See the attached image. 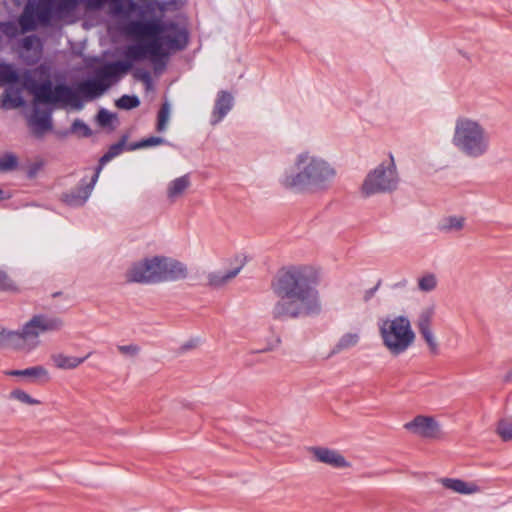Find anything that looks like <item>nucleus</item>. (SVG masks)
I'll return each instance as SVG.
<instances>
[{"label":"nucleus","mask_w":512,"mask_h":512,"mask_svg":"<svg viewBox=\"0 0 512 512\" xmlns=\"http://www.w3.org/2000/svg\"><path fill=\"white\" fill-rule=\"evenodd\" d=\"M319 275L309 265H291L278 271L271 281V290L277 298L271 315L285 321L317 316L322 312L318 290Z\"/></svg>","instance_id":"f257e3e1"},{"label":"nucleus","mask_w":512,"mask_h":512,"mask_svg":"<svg viewBox=\"0 0 512 512\" xmlns=\"http://www.w3.org/2000/svg\"><path fill=\"white\" fill-rule=\"evenodd\" d=\"M125 33L135 43L125 50V58L144 60L149 58L156 73H162L167 64L168 51L182 50L188 42V32L177 23L159 18L131 20L125 25Z\"/></svg>","instance_id":"f03ea898"},{"label":"nucleus","mask_w":512,"mask_h":512,"mask_svg":"<svg viewBox=\"0 0 512 512\" xmlns=\"http://www.w3.org/2000/svg\"><path fill=\"white\" fill-rule=\"evenodd\" d=\"M24 87L34 96L36 103L45 105H70L76 110L83 108V100L91 101L101 96L110 86V81L99 70L96 77L80 82L76 89L65 83L53 85L49 67L41 64L33 71L23 74Z\"/></svg>","instance_id":"7ed1b4c3"},{"label":"nucleus","mask_w":512,"mask_h":512,"mask_svg":"<svg viewBox=\"0 0 512 512\" xmlns=\"http://www.w3.org/2000/svg\"><path fill=\"white\" fill-rule=\"evenodd\" d=\"M335 164L310 150L297 153L279 176L278 183L286 191L298 194H324L336 178Z\"/></svg>","instance_id":"20e7f679"},{"label":"nucleus","mask_w":512,"mask_h":512,"mask_svg":"<svg viewBox=\"0 0 512 512\" xmlns=\"http://www.w3.org/2000/svg\"><path fill=\"white\" fill-rule=\"evenodd\" d=\"M451 143L463 157L471 160L485 157L491 149L490 133L485 125L468 116L455 120Z\"/></svg>","instance_id":"39448f33"},{"label":"nucleus","mask_w":512,"mask_h":512,"mask_svg":"<svg viewBox=\"0 0 512 512\" xmlns=\"http://www.w3.org/2000/svg\"><path fill=\"white\" fill-rule=\"evenodd\" d=\"M186 276V268L182 263L161 256L145 259L134 264L126 273V281L130 283H159L177 280Z\"/></svg>","instance_id":"423d86ee"},{"label":"nucleus","mask_w":512,"mask_h":512,"mask_svg":"<svg viewBox=\"0 0 512 512\" xmlns=\"http://www.w3.org/2000/svg\"><path fill=\"white\" fill-rule=\"evenodd\" d=\"M377 328L382 346L393 357L406 353L416 340L411 321L405 315L379 318Z\"/></svg>","instance_id":"0eeeda50"},{"label":"nucleus","mask_w":512,"mask_h":512,"mask_svg":"<svg viewBox=\"0 0 512 512\" xmlns=\"http://www.w3.org/2000/svg\"><path fill=\"white\" fill-rule=\"evenodd\" d=\"M399 183L400 175L395 158L392 153H388L387 158L366 175L360 187V192L364 197L391 193L398 188Z\"/></svg>","instance_id":"6e6552de"},{"label":"nucleus","mask_w":512,"mask_h":512,"mask_svg":"<svg viewBox=\"0 0 512 512\" xmlns=\"http://www.w3.org/2000/svg\"><path fill=\"white\" fill-rule=\"evenodd\" d=\"M62 327L61 318L36 314L24 324L20 331L0 330V347L9 346L14 339L36 340L40 334L59 331Z\"/></svg>","instance_id":"1a4fd4ad"},{"label":"nucleus","mask_w":512,"mask_h":512,"mask_svg":"<svg viewBox=\"0 0 512 512\" xmlns=\"http://www.w3.org/2000/svg\"><path fill=\"white\" fill-rule=\"evenodd\" d=\"M404 429L426 440H439L443 437L441 425L433 416L417 415L404 424Z\"/></svg>","instance_id":"9d476101"},{"label":"nucleus","mask_w":512,"mask_h":512,"mask_svg":"<svg viewBox=\"0 0 512 512\" xmlns=\"http://www.w3.org/2000/svg\"><path fill=\"white\" fill-rule=\"evenodd\" d=\"M313 461L327 465L333 469H350L352 464L337 449L325 446H313L308 449Z\"/></svg>","instance_id":"9b49d317"},{"label":"nucleus","mask_w":512,"mask_h":512,"mask_svg":"<svg viewBox=\"0 0 512 512\" xmlns=\"http://www.w3.org/2000/svg\"><path fill=\"white\" fill-rule=\"evenodd\" d=\"M98 178L94 173L89 180L86 177L82 178L77 187L62 195V201L71 207L83 206L90 197Z\"/></svg>","instance_id":"f8f14e48"},{"label":"nucleus","mask_w":512,"mask_h":512,"mask_svg":"<svg viewBox=\"0 0 512 512\" xmlns=\"http://www.w3.org/2000/svg\"><path fill=\"white\" fill-rule=\"evenodd\" d=\"M235 267L229 271H217L210 273L207 277L208 285L214 289H220L230 283L241 271L246 263V257L242 254H236L232 262Z\"/></svg>","instance_id":"ddd939ff"},{"label":"nucleus","mask_w":512,"mask_h":512,"mask_svg":"<svg viewBox=\"0 0 512 512\" xmlns=\"http://www.w3.org/2000/svg\"><path fill=\"white\" fill-rule=\"evenodd\" d=\"M234 107V96L225 90L217 93L210 116L211 125L220 123Z\"/></svg>","instance_id":"4468645a"},{"label":"nucleus","mask_w":512,"mask_h":512,"mask_svg":"<svg viewBox=\"0 0 512 512\" xmlns=\"http://www.w3.org/2000/svg\"><path fill=\"white\" fill-rule=\"evenodd\" d=\"M438 482L447 490L461 495H473L481 492V488L473 481H464L457 478H440Z\"/></svg>","instance_id":"2eb2a0df"},{"label":"nucleus","mask_w":512,"mask_h":512,"mask_svg":"<svg viewBox=\"0 0 512 512\" xmlns=\"http://www.w3.org/2000/svg\"><path fill=\"white\" fill-rule=\"evenodd\" d=\"M108 2L112 4L115 14H129L138 9V5L133 0H85L87 8L91 10H99Z\"/></svg>","instance_id":"dca6fc26"},{"label":"nucleus","mask_w":512,"mask_h":512,"mask_svg":"<svg viewBox=\"0 0 512 512\" xmlns=\"http://www.w3.org/2000/svg\"><path fill=\"white\" fill-rule=\"evenodd\" d=\"M127 138V135H123L117 143L112 144L109 147L108 151L103 156L100 157L98 165L94 168L93 171L94 174H97V177H99L106 163L111 161L113 158L121 154L123 150H125Z\"/></svg>","instance_id":"f3484780"},{"label":"nucleus","mask_w":512,"mask_h":512,"mask_svg":"<svg viewBox=\"0 0 512 512\" xmlns=\"http://www.w3.org/2000/svg\"><path fill=\"white\" fill-rule=\"evenodd\" d=\"M138 60H118L112 62L105 66V68L101 69L103 71V76L106 77L109 81L112 79H116L120 74L127 73L132 68V63L137 62Z\"/></svg>","instance_id":"a211bd4d"},{"label":"nucleus","mask_w":512,"mask_h":512,"mask_svg":"<svg viewBox=\"0 0 512 512\" xmlns=\"http://www.w3.org/2000/svg\"><path fill=\"white\" fill-rule=\"evenodd\" d=\"M6 375L25 377L30 382H36V380L40 378H45V381L49 380L47 369L41 365L32 366L23 370H9L6 371Z\"/></svg>","instance_id":"6ab92c4d"},{"label":"nucleus","mask_w":512,"mask_h":512,"mask_svg":"<svg viewBox=\"0 0 512 512\" xmlns=\"http://www.w3.org/2000/svg\"><path fill=\"white\" fill-rule=\"evenodd\" d=\"M466 225V218L464 216L449 215L441 219L438 228L444 233H458L461 232Z\"/></svg>","instance_id":"aec40b11"},{"label":"nucleus","mask_w":512,"mask_h":512,"mask_svg":"<svg viewBox=\"0 0 512 512\" xmlns=\"http://www.w3.org/2000/svg\"><path fill=\"white\" fill-rule=\"evenodd\" d=\"M90 355H91V353H88L84 357H74V356H67V355H64L62 353H58V354H53L51 358H52V360H53V362H54V364H55V366L57 368L65 369V370H70V369L77 368Z\"/></svg>","instance_id":"412c9836"},{"label":"nucleus","mask_w":512,"mask_h":512,"mask_svg":"<svg viewBox=\"0 0 512 512\" xmlns=\"http://www.w3.org/2000/svg\"><path fill=\"white\" fill-rule=\"evenodd\" d=\"M190 186V177L188 174L174 179L170 182L167 189V196L171 201L178 199Z\"/></svg>","instance_id":"4be33fe9"},{"label":"nucleus","mask_w":512,"mask_h":512,"mask_svg":"<svg viewBox=\"0 0 512 512\" xmlns=\"http://www.w3.org/2000/svg\"><path fill=\"white\" fill-rule=\"evenodd\" d=\"M360 334L358 332H348L343 334L333 347L331 354H338L342 351L352 349L358 345Z\"/></svg>","instance_id":"5701e85b"},{"label":"nucleus","mask_w":512,"mask_h":512,"mask_svg":"<svg viewBox=\"0 0 512 512\" xmlns=\"http://www.w3.org/2000/svg\"><path fill=\"white\" fill-rule=\"evenodd\" d=\"M54 0H40L35 9V15L41 24L47 25L54 16Z\"/></svg>","instance_id":"b1692460"},{"label":"nucleus","mask_w":512,"mask_h":512,"mask_svg":"<svg viewBox=\"0 0 512 512\" xmlns=\"http://www.w3.org/2000/svg\"><path fill=\"white\" fill-rule=\"evenodd\" d=\"M78 5V0H54V16L57 18H63L69 15Z\"/></svg>","instance_id":"393cba45"},{"label":"nucleus","mask_w":512,"mask_h":512,"mask_svg":"<svg viewBox=\"0 0 512 512\" xmlns=\"http://www.w3.org/2000/svg\"><path fill=\"white\" fill-rule=\"evenodd\" d=\"M20 80L18 71L13 65L8 63L0 64V83L1 84H16Z\"/></svg>","instance_id":"a878e982"},{"label":"nucleus","mask_w":512,"mask_h":512,"mask_svg":"<svg viewBox=\"0 0 512 512\" xmlns=\"http://www.w3.org/2000/svg\"><path fill=\"white\" fill-rule=\"evenodd\" d=\"M438 279L434 273L426 272L417 279V288L419 291L429 293L437 288Z\"/></svg>","instance_id":"bb28decb"},{"label":"nucleus","mask_w":512,"mask_h":512,"mask_svg":"<svg viewBox=\"0 0 512 512\" xmlns=\"http://www.w3.org/2000/svg\"><path fill=\"white\" fill-rule=\"evenodd\" d=\"M434 314H435V309L433 306L426 307L421 310V312L418 315L417 322H416L418 331L432 329L431 325H432Z\"/></svg>","instance_id":"cd10ccee"},{"label":"nucleus","mask_w":512,"mask_h":512,"mask_svg":"<svg viewBox=\"0 0 512 512\" xmlns=\"http://www.w3.org/2000/svg\"><path fill=\"white\" fill-rule=\"evenodd\" d=\"M170 115V105L168 102L162 103L158 114H157V124H156V130L158 132H163L166 130L167 123L169 120Z\"/></svg>","instance_id":"c85d7f7f"},{"label":"nucleus","mask_w":512,"mask_h":512,"mask_svg":"<svg viewBox=\"0 0 512 512\" xmlns=\"http://www.w3.org/2000/svg\"><path fill=\"white\" fill-rule=\"evenodd\" d=\"M496 431L502 440H512V416L500 420Z\"/></svg>","instance_id":"c756f323"},{"label":"nucleus","mask_w":512,"mask_h":512,"mask_svg":"<svg viewBox=\"0 0 512 512\" xmlns=\"http://www.w3.org/2000/svg\"><path fill=\"white\" fill-rule=\"evenodd\" d=\"M115 104L119 109L131 110L140 105V100L136 95L125 94L116 100Z\"/></svg>","instance_id":"7c9ffc66"},{"label":"nucleus","mask_w":512,"mask_h":512,"mask_svg":"<svg viewBox=\"0 0 512 512\" xmlns=\"http://www.w3.org/2000/svg\"><path fill=\"white\" fill-rule=\"evenodd\" d=\"M19 288L15 281L0 268V292H18Z\"/></svg>","instance_id":"2f4dec72"},{"label":"nucleus","mask_w":512,"mask_h":512,"mask_svg":"<svg viewBox=\"0 0 512 512\" xmlns=\"http://www.w3.org/2000/svg\"><path fill=\"white\" fill-rule=\"evenodd\" d=\"M18 166V158L12 153H5L0 157V171L6 172L16 169Z\"/></svg>","instance_id":"473e14b6"},{"label":"nucleus","mask_w":512,"mask_h":512,"mask_svg":"<svg viewBox=\"0 0 512 512\" xmlns=\"http://www.w3.org/2000/svg\"><path fill=\"white\" fill-rule=\"evenodd\" d=\"M421 337L423 338V340L425 341L429 351L432 353V354H437L438 353V342L436 340V337L432 331V329H427V330H422V331H419Z\"/></svg>","instance_id":"72a5a7b5"},{"label":"nucleus","mask_w":512,"mask_h":512,"mask_svg":"<svg viewBox=\"0 0 512 512\" xmlns=\"http://www.w3.org/2000/svg\"><path fill=\"white\" fill-rule=\"evenodd\" d=\"M70 133L79 134L81 137L88 138L92 135V130L85 122L76 119L70 127Z\"/></svg>","instance_id":"f704fd0d"},{"label":"nucleus","mask_w":512,"mask_h":512,"mask_svg":"<svg viewBox=\"0 0 512 512\" xmlns=\"http://www.w3.org/2000/svg\"><path fill=\"white\" fill-rule=\"evenodd\" d=\"M35 125L42 131L52 129L51 114L48 111L43 112L41 115H36L34 120Z\"/></svg>","instance_id":"c9c22d12"},{"label":"nucleus","mask_w":512,"mask_h":512,"mask_svg":"<svg viewBox=\"0 0 512 512\" xmlns=\"http://www.w3.org/2000/svg\"><path fill=\"white\" fill-rule=\"evenodd\" d=\"M10 397L28 405L40 404L39 400L32 398L28 393L21 389L11 391Z\"/></svg>","instance_id":"e433bc0d"},{"label":"nucleus","mask_w":512,"mask_h":512,"mask_svg":"<svg viewBox=\"0 0 512 512\" xmlns=\"http://www.w3.org/2000/svg\"><path fill=\"white\" fill-rule=\"evenodd\" d=\"M22 32H29L36 28V20L32 14H24L19 19Z\"/></svg>","instance_id":"4c0bfd02"},{"label":"nucleus","mask_w":512,"mask_h":512,"mask_svg":"<svg viewBox=\"0 0 512 512\" xmlns=\"http://www.w3.org/2000/svg\"><path fill=\"white\" fill-rule=\"evenodd\" d=\"M113 117L114 114L104 108H101L97 114V122L100 126L106 127L111 123Z\"/></svg>","instance_id":"58836bf2"},{"label":"nucleus","mask_w":512,"mask_h":512,"mask_svg":"<svg viewBox=\"0 0 512 512\" xmlns=\"http://www.w3.org/2000/svg\"><path fill=\"white\" fill-rule=\"evenodd\" d=\"M143 148L158 146L166 143V140L162 137L151 136L148 138L141 139Z\"/></svg>","instance_id":"ea45409f"},{"label":"nucleus","mask_w":512,"mask_h":512,"mask_svg":"<svg viewBox=\"0 0 512 512\" xmlns=\"http://www.w3.org/2000/svg\"><path fill=\"white\" fill-rule=\"evenodd\" d=\"M35 44H40V39L37 35H28L22 39V47L26 50H31Z\"/></svg>","instance_id":"a19ab883"},{"label":"nucleus","mask_w":512,"mask_h":512,"mask_svg":"<svg viewBox=\"0 0 512 512\" xmlns=\"http://www.w3.org/2000/svg\"><path fill=\"white\" fill-rule=\"evenodd\" d=\"M118 350L122 354H129V355H136L138 354L140 348L137 345L130 344V345H119Z\"/></svg>","instance_id":"79ce46f5"},{"label":"nucleus","mask_w":512,"mask_h":512,"mask_svg":"<svg viewBox=\"0 0 512 512\" xmlns=\"http://www.w3.org/2000/svg\"><path fill=\"white\" fill-rule=\"evenodd\" d=\"M3 104L5 105V103L7 101H9L11 103V106L12 107H19L23 104V99L20 97V96H16L14 98H12L10 95L6 94V95H3Z\"/></svg>","instance_id":"37998d69"},{"label":"nucleus","mask_w":512,"mask_h":512,"mask_svg":"<svg viewBox=\"0 0 512 512\" xmlns=\"http://www.w3.org/2000/svg\"><path fill=\"white\" fill-rule=\"evenodd\" d=\"M135 77L141 81H143L145 84L150 85L151 83V74L150 72L146 70H138L135 73Z\"/></svg>","instance_id":"c03bdc74"},{"label":"nucleus","mask_w":512,"mask_h":512,"mask_svg":"<svg viewBox=\"0 0 512 512\" xmlns=\"http://www.w3.org/2000/svg\"><path fill=\"white\" fill-rule=\"evenodd\" d=\"M41 168H42V163L41 162H34V163H32L29 166L28 171H27L28 177L29 178H34Z\"/></svg>","instance_id":"a18cd8bd"},{"label":"nucleus","mask_w":512,"mask_h":512,"mask_svg":"<svg viewBox=\"0 0 512 512\" xmlns=\"http://www.w3.org/2000/svg\"><path fill=\"white\" fill-rule=\"evenodd\" d=\"M176 1L177 0H170V1H161V2H159L158 3L159 10L165 12V11L170 10L172 7L175 8Z\"/></svg>","instance_id":"49530a36"},{"label":"nucleus","mask_w":512,"mask_h":512,"mask_svg":"<svg viewBox=\"0 0 512 512\" xmlns=\"http://www.w3.org/2000/svg\"><path fill=\"white\" fill-rule=\"evenodd\" d=\"M143 148V145H142V141H137V142H132L128 145L125 144V149L128 150V151H134V150H137V149H142Z\"/></svg>","instance_id":"de8ad7c7"},{"label":"nucleus","mask_w":512,"mask_h":512,"mask_svg":"<svg viewBox=\"0 0 512 512\" xmlns=\"http://www.w3.org/2000/svg\"><path fill=\"white\" fill-rule=\"evenodd\" d=\"M9 198V195L0 188V200H5V199H8Z\"/></svg>","instance_id":"09e8293b"},{"label":"nucleus","mask_w":512,"mask_h":512,"mask_svg":"<svg viewBox=\"0 0 512 512\" xmlns=\"http://www.w3.org/2000/svg\"><path fill=\"white\" fill-rule=\"evenodd\" d=\"M506 379L512 381V369L507 373Z\"/></svg>","instance_id":"8fccbe9b"}]
</instances>
